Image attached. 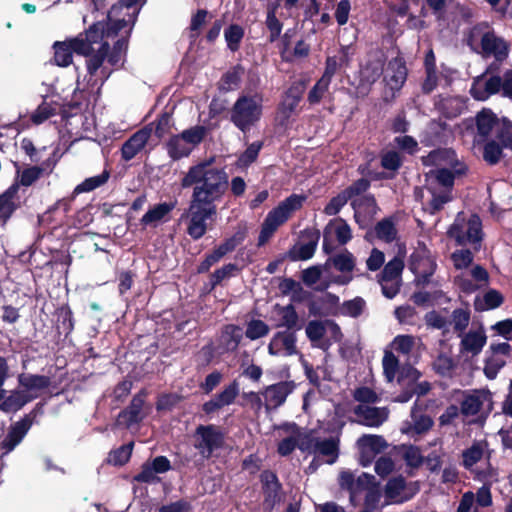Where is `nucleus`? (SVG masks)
Returning a JSON list of instances; mask_svg holds the SVG:
<instances>
[{"label":"nucleus","mask_w":512,"mask_h":512,"mask_svg":"<svg viewBox=\"0 0 512 512\" xmlns=\"http://www.w3.org/2000/svg\"><path fill=\"white\" fill-rule=\"evenodd\" d=\"M105 36V27L102 22L95 23L86 32L88 44L86 67L89 74V85H102L111 75L114 68L121 65L127 48V40L120 38L109 53V42Z\"/></svg>","instance_id":"nucleus-1"},{"label":"nucleus","mask_w":512,"mask_h":512,"mask_svg":"<svg viewBox=\"0 0 512 512\" xmlns=\"http://www.w3.org/2000/svg\"><path fill=\"white\" fill-rule=\"evenodd\" d=\"M213 157L191 166L182 179V187L193 186L192 200L215 205L228 189V175L215 165Z\"/></svg>","instance_id":"nucleus-2"},{"label":"nucleus","mask_w":512,"mask_h":512,"mask_svg":"<svg viewBox=\"0 0 512 512\" xmlns=\"http://www.w3.org/2000/svg\"><path fill=\"white\" fill-rule=\"evenodd\" d=\"M455 161V154L451 150H436L423 159L425 165L443 166V168L428 173L426 190L429 194V211L435 213L451 200L450 192L454 183V175L446 166Z\"/></svg>","instance_id":"nucleus-3"},{"label":"nucleus","mask_w":512,"mask_h":512,"mask_svg":"<svg viewBox=\"0 0 512 512\" xmlns=\"http://www.w3.org/2000/svg\"><path fill=\"white\" fill-rule=\"evenodd\" d=\"M144 3L145 0H119L113 5L108 13V22L102 23L105 27V36L111 38L123 30L121 38L127 40Z\"/></svg>","instance_id":"nucleus-4"},{"label":"nucleus","mask_w":512,"mask_h":512,"mask_svg":"<svg viewBox=\"0 0 512 512\" xmlns=\"http://www.w3.org/2000/svg\"><path fill=\"white\" fill-rule=\"evenodd\" d=\"M304 200L305 198L303 196L294 194L286 198L284 201L279 203L276 208L271 210L262 224L258 244L264 245L278 227L285 223L291 214L302 206Z\"/></svg>","instance_id":"nucleus-5"},{"label":"nucleus","mask_w":512,"mask_h":512,"mask_svg":"<svg viewBox=\"0 0 512 512\" xmlns=\"http://www.w3.org/2000/svg\"><path fill=\"white\" fill-rule=\"evenodd\" d=\"M262 97L243 95L235 102L231 111V121L242 131L250 129L261 118Z\"/></svg>","instance_id":"nucleus-6"},{"label":"nucleus","mask_w":512,"mask_h":512,"mask_svg":"<svg viewBox=\"0 0 512 512\" xmlns=\"http://www.w3.org/2000/svg\"><path fill=\"white\" fill-rule=\"evenodd\" d=\"M217 213L216 205L190 201V205L182 218L187 221L186 231L190 237L200 239L207 231V221L212 219Z\"/></svg>","instance_id":"nucleus-7"},{"label":"nucleus","mask_w":512,"mask_h":512,"mask_svg":"<svg viewBox=\"0 0 512 512\" xmlns=\"http://www.w3.org/2000/svg\"><path fill=\"white\" fill-rule=\"evenodd\" d=\"M448 234L459 245L477 244L482 239L481 220L477 215L459 213Z\"/></svg>","instance_id":"nucleus-8"},{"label":"nucleus","mask_w":512,"mask_h":512,"mask_svg":"<svg viewBox=\"0 0 512 512\" xmlns=\"http://www.w3.org/2000/svg\"><path fill=\"white\" fill-rule=\"evenodd\" d=\"M480 42V53L485 57L493 56L497 60H503L508 55L507 44L493 32H482L480 27H475L470 34L469 44L477 49L476 45Z\"/></svg>","instance_id":"nucleus-9"},{"label":"nucleus","mask_w":512,"mask_h":512,"mask_svg":"<svg viewBox=\"0 0 512 512\" xmlns=\"http://www.w3.org/2000/svg\"><path fill=\"white\" fill-rule=\"evenodd\" d=\"M280 441L278 443V453L281 456L291 454L296 447L302 452L310 448L309 432L304 431L295 424H286L280 427Z\"/></svg>","instance_id":"nucleus-10"},{"label":"nucleus","mask_w":512,"mask_h":512,"mask_svg":"<svg viewBox=\"0 0 512 512\" xmlns=\"http://www.w3.org/2000/svg\"><path fill=\"white\" fill-rule=\"evenodd\" d=\"M329 263L323 267L312 266L302 272V280L306 286L313 287L316 290L323 291L332 283L344 285L351 281L352 277L341 275L337 277H329L325 275L328 270Z\"/></svg>","instance_id":"nucleus-11"},{"label":"nucleus","mask_w":512,"mask_h":512,"mask_svg":"<svg viewBox=\"0 0 512 512\" xmlns=\"http://www.w3.org/2000/svg\"><path fill=\"white\" fill-rule=\"evenodd\" d=\"M223 434L213 425L199 426L195 432V448L204 458H209L223 444Z\"/></svg>","instance_id":"nucleus-12"},{"label":"nucleus","mask_w":512,"mask_h":512,"mask_svg":"<svg viewBox=\"0 0 512 512\" xmlns=\"http://www.w3.org/2000/svg\"><path fill=\"white\" fill-rule=\"evenodd\" d=\"M88 44L86 43V36H78L62 42H55L54 49V63L60 67H67L72 63L73 53L84 54L87 52Z\"/></svg>","instance_id":"nucleus-13"},{"label":"nucleus","mask_w":512,"mask_h":512,"mask_svg":"<svg viewBox=\"0 0 512 512\" xmlns=\"http://www.w3.org/2000/svg\"><path fill=\"white\" fill-rule=\"evenodd\" d=\"M375 477L367 473H361L357 477L349 470H343L338 477L339 485L342 489L350 492V501L354 503L355 497L364 490L374 485Z\"/></svg>","instance_id":"nucleus-14"},{"label":"nucleus","mask_w":512,"mask_h":512,"mask_svg":"<svg viewBox=\"0 0 512 512\" xmlns=\"http://www.w3.org/2000/svg\"><path fill=\"white\" fill-rule=\"evenodd\" d=\"M359 449V462L366 467L374 458L382 453L388 446L386 440L379 435H363L357 441Z\"/></svg>","instance_id":"nucleus-15"},{"label":"nucleus","mask_w":512,"mask_h":512,"mask_svg":"<svg viewBox=\"0 0 512 512\" xmlns=\"http://www.w3.org/2000/svg\"><path fill=\"white\" fill-rule=\"evenodd\" d=\"M418 490L416 484H407L401 476L391 478L384 489L385 504L402 503L409 500Z\"/></svg>","instance_id":"nucleus-16"},{"label":"nucleus","mask_w":512,"mask_h":512,"mask_svg":"<svg viewBox=\"0 0 512 512\" xmlns=\"http://www.w3.org/2000/svg\"><path fill=\"white\" fill-rule=\"evenodd\" d=\"M435 269V262L425 246H419L410 257V270L419 281H426Z\"/></svg>","instance_id":"nucleus-17"},{"label":"nucleus","mask_w":512,"mask_h":512,"mask_svg":"<svg viewBox=\"0 0 512 512\" xmlns=\"http://www.w3.org/2000/svg\"><path fill=\"white\" fill-rule=\"evenodd\" d=\"M433 426V420L430 416L420 412L416 405L413 406L410 419L404 421L401 426V432L409 437H417L427 433Z\"/></svg>","instance_id":"nucleus-18"},{"label":"nucleus","mask_w":512,"mask_h":512,"mask_svg":"<svg viewBox=\"0 0 512 512\" xmlns=\"http://www.w3.org/2000/svg\"><path fill=\"white\" fill-rule=\"evenodd\" d=\"M491 394L488 391L477 390L465 393L461 403V412L465 416H474L482 409H491Z\"/></svg>","instance_id":"nucleus-19"},{"label":"nucleus","mask_w":512,"mask_h":512,"mask_svg":"<svg viewBox=\"0 0 512 512\" xmlns=\"http://www.w3.org/2000/svg\"><path fill=\"white\" fill-rule=\"evenodd\" d=\"M385 62L384 53L375 51L368 55L365 63L360 70V81L364 85H370L376 82L383 74Z\"/></svg>","instance_id":"nucleus-20"},{"label":"nucleus","mask_w":512,"mask_h":512,"mask_svg":"<svg viewBox=\"0 0 512 512\" xmlns=\"http://www.w3.org/2000/svg\"><path fill=\"white\" fill-rule=\"evenodd\" d=\"M18 384L20 391L24 392L31 402L50 385V379L43 375L21 373L18 376Z\"/></svg>","instance_id":"nucleus-21"},{"label":"nucleus","mask_w":512,"mask_h":512,"mask_svg":"<svg viewBox=\"0 0 512 512\" xmlns=\"http://www.w3.org/2000/svg\"><path fill=\"white\" fill-rule=\"evenodd\" d=\"M16 167V177L13 184L19 186L29 187L34 184L44 174H50L54 167V163L50 164L49 161L44 162L41 166H26L21 168L18 164Z\"/></svg>","instance_id":"nucleus-22"},{"label":"nucleus","mask_w":512,"mask_h":512,"mask_svg":"<svg viewBox=\"0 0 512 512\" xmlns=\"http://www.w3.org/2000/svg\"><path fill=\"white\" fill-rule=\"evenodd\" d=\"M354 412L358 418V422L369 427L382 425L389 415V411L385 407H373L365 404L358 405Z\"/></svg>","instance_id":"nucleus-23"},{"label":"nucleus","mask_w":512,"mask_h":512,"mask_svg":"<svg viewBox=\"0 0 512 512\" xmlns=\"http://www.w3.org/2000/svg\"><path fill=\"white\" fill-rule=\"evenodd\" d=\"M268 352L273 356L296 354V336L291 332H278L271 339L268 345Z\"/></svg>","instance_id":"nucleus-24"},{"label":"nucleus","mask_w":512,"mask_h":512,"mask_svg":"<svg viewBox=\"0 0 512 512\" xmlns=\"http://www.w3.org/2000/svg\"><path fill=\"white\" fill-rule=\"evenodd\" d=\"M310 448L305 452L315 454L317 456L327 457L326 463L333 464L338 457V443L335 439L329 438L324 440L317 439L309 432Z\"/></svg>","instance_id":"nucleus-25"},{"label":"nucleus","mask_w":512,"mask_h":512,"mask_svg":"<svg viewBox=\"0 0 512 512\" xmlns=\"http://www.w3.org/2000/svg\"><path fill=\"white\" fill-rule=\"evenodd\" d=\"M501 90V78L493 76L490 78L484 75L477 77L471 87V95L480 101L488 99L491 95Z\"/></svg>","instance_id":"nucleus-26"},{"label":"nucleus","mask_w":512,"mask_h":512,"mask_svg":"<svg viewBox=\"0 0 512 512\" xmlns=\"http://www.w3.org/2000/svg\"><path fill=\"white\" fill-rule=\"evenodd\" d=\"M293 384L290 382H280L268 386L262 393L266 409H273L281 406L287 396L293 391Z\"/></svg>","instance_id":"nucleus-27"},{"label":"nucleus","mask_w":512,"mask_h":512,"mask_svg":"<svg viewBox=\"0 0 512 512\" xmlns=\"http://www.w3.org/2000/svg\"><path fill=\"white\" fill-rule=\"evenodd\" d=\"M30 426V420L28 418H24L10 427L7 436L0 444L2 455L10 453L23 440L30 429Z\"/></svg>","instance_id":"nucleus-28"},{"label":"nucleus","mask_w":512,"mask_h":512,"mask_svg":"<svg viewBox=\"0 0 512 512\" xmlns=\"http://www.w3.org/2000/svg\"><path fill=\"white\" fill-rule=\"evenodd\" d=\"M152 128L147 126L134 133L122 146L121 154L125 161L133 159L147 144Z\"/></svg>","instance_id":"nucleus-29"},{"label":"nucleus","mask_w":512,"mask_h":512,"mask_svg":"<svg viewBox=\"0 0 512 512\" xmlns=\"http://www.w3.org/2000/svg\"><path fill=\"white\" fill-rule=\"evenodd\" d=\"M301 98L302 88L300 86H292L288 89L278 109V119L282 124L295 113Z\"/></svg>","instance_id":"nucleus-30"},{"label":"nucleus","mask_w":512,"mask_h":512,"mask_svg":"<svg viewBox=\"0 0 512 512\" xmlns=\"http://www.w3.org/2000/svg\"><path fill=\"white\" fill-rule=\"evenodd\" d=\"M143 405V398L141 396H135L130 406L119 414L116 424L130 428L132 425L140 422L144 417Z\"/></svg>","instance_id":"nucleus-31"},{"label":"nucleus","mask_w":512,"mask_h":512,"mask_svg":"<svg viewBox=\"0 0 512 512\" xmlns=\"http://www.w3.org/2000/svg\"><path fill=\"white\" fill-rule=\"evenodd\" d=\"M174 207V203L164 202L156 204L143 215L140 222L145 227H157L169 219V214Z\"/></svg>","instance_id":"nucleus-32"},{"label":"nucleus","mask_w":512,"mask_h":512,"mask_svg":"<svg viewBox=\"0 0 512 512\" xmlns=\"http://www.w3.org/2000/svg\"><path fill=\"white\" fill-rule=\"evenodd\" d=\"M487 337L483 328L470 330L464 334L461 340V352L478 355L485 346Z\"/></svg>","instance_id":"nucleus-33"},{"label":"nucleus","mask_w":512,"mask_h":512,"mask_svg":"<svg viewBox=\"0 0 512 512\" xmlns=\"http://www.w3.org/2000/svg\"><path fill=\"white\" fill-rule=\"evenodd\" d=\"M333 236L340 244H346L352 238L351 229L342 218H335L328 223L324 230V242ZM324 246L326 247V243Z\"/></svg>","instance_id":"nucleus-34"},{"label":"nucleus","mask_w":512,"mask_h":512,"mask_svg":"<svg viewBox=\"0 0 512 512\" xmlns=\"http://www.w3.org/2000/svg\"><path fill=\"white\" fill-rule=\"evenodd\" d=\"M261 480L265 493V506L266 508L271 509L279 500L280 485L276 475L270 471H264L261 474Z\"/></svg>","instance_id":"nucleus-35"},{"label":"nucleus","mask_w":512,"mask_h":512,"mask_svg":"<svg viewBox=\"0 0 512 512\" xmlns=\"http://www.w3.org/2000/svg\"><path fill=\"white\" fill-rule=\"evenodd\" d=\"M29 402L30 398L17 388L10 391L8 395H4L0 403V410L4 413H15Z\"/></svg>","instance_id":"nucleus-36"},{"label":"nucleus","mask_w":512,"mask_h":512,"mask_svg":"<svg viewBox=\"0 0 512 512\" xmlns=\"http://www.w3.org/2000/svg\"><path fill=\"white\" fill-rule=\"evenodd\" d=\"M18 184H12L0 195V222L4 223L12 215L16 208V195Z\"/></svg>","instance_id":"nucleus-37"},{"label":"nucleus","mask_w":512,"mask_h":512,"mask_svg":"<svg viewBox=\"0 0 512 512\" xmlns=\"http://www.w3.org/2000/svg\"><path fill=\"white\" fill-rule=\"evenodd\" d=\"M387 84L392 90H399L407 77V70L405 65L399 59L390 61L388 67Z\"/></svg>","instance_id":"nucleus-38"},{"label":"nucleus","mask_w":512,"mask_h":512,"mask_svg":"<svg viewBox=\"0 0 512 512\" xmlns=\"http://www.w3.org/2000/svg\"><path fill=\"white\" fill-rule=\"evenodd\" d=\"M476 124L478 136L484 140L499 125V121L491 110L483 109L477 114Z\"/></svg>","instance_id":"nucleus-39"},{"label":"nucleus","mask_w":512,"mask_h":512,"mask_svg":"<svg viewBox=\"0 0 512 512\" xmlns=\"http://www.w3.org/2000/svg\"><path fill=\"white\" fill-rule=\"evenodd\" d=\"M421 345V340L412 335H398L391 343V347L398 353L410 355Z\"/></svg>","instance_id":"nucleus-40"},{"label":"nucleus","mask_w":512,"mask_h":512,"mask_svg":"<svg viewBox=\"0 0 512 512\" xmlns=\"http://www.w3.org/2000/svg\"><path fill=\"white\" fill-rule=\"evenodd\" d=\"M503 302V296L497 290L491 289L482 297H477L474 302L476 310L484 311L499 307Z\"/></svg>","instance_id":"nucleus-41"},{"label":"nucleus","mask_w":512,"mask_h":512,"mask_svg":"<svg viewBox=\"0 0 512 512\" xmlns=\"http://www.w3.org/2000/svg\"><path fill=\"white\" fill-rule=\"evenodd\" d=\"M167 151L169 156L176 160L187 157L192 152V149L185 142L181 135H176L171 137L168 141Z\"/></svg>","instance_id":"nucleus-42"},{"label":"nucleus","mask_w":512,"mask_h":512,"mask_svg":"<svg viewBox=\"0 0 512 512\" xmlns=\"http://www.w3.org/2000/svg\"><path fill=\"white\" fill-rule=\"evenodd\" d=\"M326 327H327V320L326 321H318L313 320L310 321L306 326V335L309 338L311 342L314 343V346L318 347V344H322L325 335H326Z\"/></svg>","instance_id":"nucleus-43"},{"label":"nucleus","mask_w":512,"mask_h":512,"mask_svg":"<svg viewBox=\"0 0 512 512\" xmlns=\"http://www.w3.org/2000/svg\"><path fill=\"white\" fill-rule=\"evenodd\" d=\"M320 302L322 303L321 309L316 310L315 304H314L310 308L311 313L320 314V315H332V314L337 313V311L339 309V307H338L339 306V297L338 296L331 294V293H327L320 298Z\"/></svg>","instance_id":"nucleus-44"},{"label":"nucleus","mask_w":512,"mask_h":512,"mask_svg":"<svg viewBox=\"0 0 512 512\" xmlns=\"http://www.w3.org/2000/svg\"><path fill=\"white\" fill-rule=\"evenodd\" d=\"M486 444L476 442L463 452V464L466 468H472L484 455Z\"/></svg>","instance_id":"nucleus-45"},{"label":"nucleus","mask_w":512,"mask_h":512,"mask_svg":"<svg viewBox=\"0 0 512 512\" xmlns=\"http://www.w3.org/2000/svg\"><path fill=\"white\" fill-rule=\"evenodd\" d=\"M109 178V173L107 171L102 172L99 175L90 177L85 179L82 183L77 185L74 189V194H81L85 192H90L101 185L105 184Z\"/></svg>","instance_id":"nucleus-46"},{"label":"nucleus","mask_w":512,"mask_h":512,"mask_svg":"<svg viewBox=\"0 0 512 512\" xmlns=\"http://www.w3.org/2000/svg\"><path fill=\"white\" fill-rule=\"evenodd\" d=\"M330 262L333 263L334 267L341 271L343 273V275H346V276H350L349 273L353 270L354 268V257L353 255L348 252V251H344L338 255H336L335 257H333L332 259H330L328 261V263L330 264Z\"/></svg>","instance_id":"nucleus-47"},{"label":"nucleus","mask_w":512,"mask_h":512,"mask_svg":"<svg viewBox=\"0 0 512 512\" xmlns=\"http://www.w3.org/2000/svg\"><path fill=\"white\" fill-rule=\"evenodd\" d=\"M331 82L326 78H320L317 83L312 87L308 94V102L312 105L318 104L329 94V86Z\"/></svg>","instance_id":"nucleus-48"},{"label":"nucleus","mask_w":512,"mask_h":512,"mask_svg":"<svg viewBox=\"0 0 512 512\" xmlns=\"http://www.w3.org/2000/svg\"><path fill=\"white\" fill-rule=\"evenodd\" d=\"M404 264L402 259L395 257L394 259L390 260L386 266L384 267V270L381 275V280L389 281V280H399L400 281V275L403 270Z\"/></svg>","instance_id":"nucleus-49"},{"label":"nucleus","mask_w":512,"mask_h":512,"mask_svg":"<svg viewBox=\"0 0 512 512\" xmlns=\"http://www.w3.org/2000/svg\"><path fill=\"white\" fill-rule=\"evenodd\" d=\"M406 372H407V378H408L407 384L413 385L412 390H413L414 394L421 396V395H425L429 392L430 384L428 382L423 381V382L416 383L417 380L420 378V373L416 369H414L412 367H408L406 369Z\"/></svg>","instance_id":"nucleus-50"},{"label":"nucleus","mask_w":512,"mask_h":512,"mask_svg":"<svg viewBox=\"0 0 512 512\" xmlns=\"http://www.w3.org/2000/svg\"><path fill=\"white\" fill-rule=\"evenodd\" d=\"M133 443H129L127 445H123L118 449L110 452L108 456V463L113 464L115 466L124 465L130 459L132 453Z\"/></svg>","instance_id":"nucleus-51"},{"label":"nucleus","mask_w":512,"mask_h":512,"mask_svg":"<svg viewBox=\"0 0 512 512\" xmlns=\"http://www.w3.org/2000/svg\"><path fill=\"white\" fill-rule=\"evenodd\" d=\"M262 144L260 142H254L250 144L247 149L239 156L236 165L239 168H246L253 163L261 149Z\"/></svg>","instance_id":"nucleus-52"},{"label":"nucleus","mask_w":512,"mask_h":512,"mask_svg":"<svg viewBox=\"0 0 512 512\" xmlns=\"http://www.w3.org/2000/svg\"><path fill=\"white\" fill-rule=\"evenodd\" d=\"M279 315L281 317L280 325L288 329H300L298 325V315L292 305L279 308Z\"/></svg>","instance_id":"nucleus-53"},{"label":"nucleus","mask_w":512,"mask_h":512,"mask_svg":"<svg viewBox=\"0 0 512 512\" xmlns=\"http://www.w3.org/2000/svg\"><path fill=\"white\" fill-rule=\"evenodd\" d=\"M269 326L261 320H251L246 328L245 335L251 340H256L269 333Z\"/></svg>","instance_id":"nucleus-54"},{"label":"nucleus","mask_w":512,"mask_h":512,"mask_svg":"<svg viewBox=\"0 0 512 512\" xmlns=\"http://www.w3.org/2000/svg\"><path fill=\"white\" fill-rule=\"evenodd\" d=\"M244 31L238 25H231L228 27L225 32V40L227 42V46L231 51H236L239 48L240 42L243 38Z\"/></svg>","instance_id":"nucleus-55"},{"label":"nucleus","mask_w":512,"mask_h":512,"mask_svg":"<svg viewBox=\"0 0 512 512\" xmlns=\"http://www.w3.org/2000/svg\"><path fill=\"white\" fill-rule=\"evenodd\" d=\"M384 375L388 382L394 380L397 371L399 361L392 352L386 351L382 360Z\"/></svg>","instance_id":"nucleus-56"},{"label":"nucleus","mask_w":512,"mask_h":512,"mask_svg":"<svg viewBox=\"0 0 512 512\" xmlns=\"http://www.w3.org/2000/svg\"><path fill=\"white\" fill-rule=\"evenodd\" d=\"M364 309L365 301L360 297H356L344 302L340 307V312L345 316L357 317L364 311Z\"/></svg>","instance_id":"nucleus-57"},{"label":"nucleus","mask_w":512,"mask_h":512,"mask_svg":"<svg viewBox=\"0 0 512 512\" xmlns=\"http://www.w3.org/2000/svg\"><path fill=\"white\" fill-rule=\"evenodd\" d=\"M375 232L379 239L386 242H391L396 237V229L389 219L380 221L375 227Z\"/></svg>","instance_id":"nucleus-58"},{"label":"nucleus","mask_w":512,"mask_h":512,"mask_svg":"<svg viewBox=\"0 0 512 512\" xmlns=\"http://www.w3.org/2000/svg\"><path fill=\"white\" fill-rule=\"evenodd\" d=\"M402 164V157L394 150L383 151L381 155V166L390 171H396Z\"/></svg>","instance_id":"nucleus-59"},{"label":"nucleus","mask_w":512,"mask_h":512,"mask_svg":"<svg viewBox=\"0 0 512 512\" xmlns=\"http://www.w3.org/2000/svg\"><path fill=\"white\" fill-rule=\"evenodd\" d=\"M353 205L355 207V218L357 220L361 213H367L370 216L376 213V202L375 199L371 196L358 199L354 201Z\"/></svg>","instance_id":"nucleus-60"},{"label":"nucleus","mask_w":512,"mask_h":512,"mask_svg":"<svg viewBox=\"0 0 512 512\" xmlns=\"http://www.w3.org/2000/svg\"><path fill=\"white\" fill-rule=\"evenodd\" d=\"M180 135L189 145V147L193 150L204 138L205 128L201 126H196L183 131Z\"/></svg>","instance_id":"nucleus-61"},{"label":"nucleus","mask_w":512,"mask_h":512,"mask_svg":"<svg viewBox=\"0 0 512 512\" xmlns=\"http://www.w3.org/2000/svg\"><path fill=\"white\" fill-rule=\"evenodd\" d=\"M342 338L340 327L333 321L327 320L326 335L322 344H318L319 348L327 349L331 342H338Z\"/></svg>","instance_id":"nucleus-62"},{"label":"nucleus","mask_w":512,"mask_h":512,"mask_svg":"<svg viewBox=\"0 0 512 512\" xmlns=\"http://www.w3.org/2000/svg\"><path fill=\"white\" fill-rule=\"evenodd\" d=\"M471 275L478 284L474 286L471 283L464 282L462 286L463 289L466 291H473L474 289L482 287L488 283L489 275L487 271L481 266L473 267V269L471 270Z\"/></svg>","instance_id":"nucleus-63"},{"label":"nucleus","mask_w":512,"mask_h":512,"mask_svg":"<svg viewBox=\"0 0 512 512\" xmlns=\"http://www.w3.org/2000/svg\"><path fill=\"white\" fill-rule=\"evenodd\" d=\"M395 317L400 324L414 325L416 323V311L409 305L398 307L395 310Z\"/></svg>","instance_id":"nucleus-64"}]
</instances>
